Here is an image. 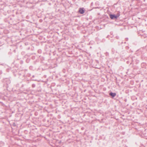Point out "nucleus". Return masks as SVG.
Segmentation results:
<instances>
[{
    "instance_id": "1",
    "label": "nucleus",
    "mask_w": 147,
    "mask_h": 147,
    "mask_svg": "<svg viewBox=\"0 0 147 147\" xmlns=\"http://www.w3.org/2000/svg\"><path fill=\"white\" fill-rule=\"evenodd\" d=\"M109 15L110 18L112 20H115L117 19L115 14H110Z\"/></svg>"
},
{
    "instance_id": "2",
    "label": "nucleus",
    "mask_w": 147,
    "mask_h": 147,
    "mask_svg": "<svg viewBox=\"0 0 147 147\" xmlns=\"http://www.w3.org/2000/svg\"><path fill=\"white\" fill-rule=\"evenodd\" d=\"M79 12L81 14H83L85 12V10L84 8H80L79 10Z\"/></svg>"
},
{
    "instance_id": "3",
    "label": "nucleus",
    "mask_w": 147,
    "mask_h": 147,
    "mask_svg": "<svg viewBox=\"0 0 147 147\" xmlns=\"http://www.w3.org/2000/svg\"><path fill=\"white\" fill-rule=\"evenodd\" d=\"M109 95L111 96L112 98L114 97L116 95V93L112 92H110L109 94Z\"/></svg>"
},
{
    "instance_id": "4",
    "label": "nucleus",
    "mask_w": 147,
    "mask_h": 147,
    "mask_svg": "<svg viewBox=\"0 0 147 147\" xmlns=\"http://www.w3.org/2000/svg\"><path fill=\"white\" fill-rule=\"evenodd\" d=\"M115 16H116L117 18L118 17H119L120 16V13H118L115 15Z\"/></svg>"
},
{
    "instance_id": "5",
    "label": "nucleus",
    "mask_w": 147,
    "mask_h": 147,
    "mask_svg": "<svg viewBox=\"0 0 147 147\" xmlns=\"http://www.w3.org/2000/svg\"><path fill=\"white\" fill-rule=\"evenodd\" d=\"M35 87V85L34 84H33L32 85V88H34Z\"/></svg>"
},
{
    "instance_id": "6",
    "label": "nucleus",
    "mask_w": 147,
    "mask_h": 147,
    "mask_svg": "<svg viewBox=\"0 0 147 147\" xmlns=\"http://www.w3.org/2000/svg\"><path fill=\"white\" fill-rule=\"evenodd\" d=\"M116 38H117V39H118L119 38V36H116Z\"/></svg>"
},
{
    "instance_id": "7",
    "label": "nucleus",
    "mask_w": 147,
    "mask_h": 147,
    "mask_svg": "<svg viewBox=\"0 0 147 147\" xmlns=\"http://www.w3.org/2000/svg\"><path fill=\"white\" fill-rule=\"evenodd\" d=\"M126 41H127L128 40V38H126L125 39Z\"/></svg>"
}]
</instances>
